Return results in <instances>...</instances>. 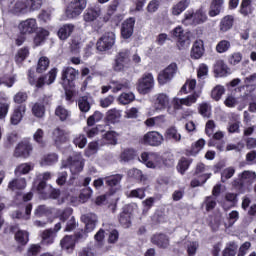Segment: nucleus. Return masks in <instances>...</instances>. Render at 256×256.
<instances>
[{"instance_id":"nucleus-1","label":"nucleus","mask_w":256,"mask_h":256,"mask_svg":"<svg viewBox=\"0 0 256 256\" xmlns=\"http://www.w3.org/2000/svg\"><path fill=\"white\" fill-rule=\"evenodd\" d=\"M256 180V173L250 170H245L238 175V180H234L233 186L238 191H251V187Z\"/></svg>"},{"instance_id":"nucleus-2","label":"nucleus","mask_w":256,"mask_h":256,"mask_svg":"<svg viewBox=\"0 0 256 256\" xmlns=\"http://www.w3.org/2000/svg\"><path fill=\"white\" fill-rule=\"evenodd\" d=\"M140 161L148 167V169H161L165 165L163 157L155 152H143Z\"/></svg>"},{"instance_id":"nucleus-3","label":"nucleus","mask_w":256,"mask_h":256,"mask_svg":"<svg viewBox=\"0 0 256 256\" xmlns=\"http://www.w3.org/2000/svg\"><path fill=\"white\" fill-rule=\"evenodd\" d=\"M131 52L129 49H123L119 51L114 59V63L112 69L116 71V73H121L125 71V69L129 68V64L131 63Z\"/></svg>"},{"instance_id":"nucleus-4","label":"nucleus","mask_w":256,"mask_h":256,"mask_svg":"<svg viewBox=\"0 0 256 256\" xmlns=\"http://www.w3.org/2000/svg\"><path fill=\"white\" fill-rule=\"evenodd\" d=\"M199 97H201V92H194L184 98L174 97L171 101L174 111H180L183 107H193Z\"/></svg>"},{"instance_id":"nucleus-5","label":"nucleus","mask_w":256,"mask_h":256,"mask_svg":"<svg viewBox=\"0 0 256 256\" xmlns=\"http://www.w3.org/2000/svg\"><path fill=\"white\" fill-rule=\"evenodd\" d=\"M86 7L87 0H72L66 7L65 15L67 19H77Z\"/></svg>"},{"instance_id":"nucleus-6","label":"nucleus","mask_w":256,"mask_h":256,"mask_svg":"<svg viewBox=\"0 0 256 256\" xmlns=\"http://www.w3.org/2000/svg\"><path fill=\"white\" fill-rule=\"evenodd\" d=\"M85 162L83 161V156L81 154H76L67 159V161L62 162V168L70 169L72 175H77V173H81L83 171V167Z\"/></svg>"},{"instance_id":"nucleus-7","label":"nucleus","mask_w":256,"mask_h":256,"mask_svg":"<svg viewBox=\"0 0 256 256\" xmlns=\"http://www.w3.org/2000/svg\"><path fill=\"white\" fill-rule=\"evenodd\" d=\"M172 36L177 39L178 49H187L191 45V33L185 32L181 26L172 30Z\"/></svg>"},{"instance_id":"nucleus-8","label":"nucleus","mask_w":256,"mask_h":256,"mask_svg":"<svg viewBox=\"0 0 256 256\" xmlns=\"http://www.w3.org/2000/svg\"><path fill=\"white\" fill-rule=\"evenodd\" d=\"M115 39L117 36L113 32L104 33L96 43V49L100 52L110 51L115 45Z\"/></svg>"},{"instance_id":"nucleus-9","label":"nucleus","mask_w":256,"mask_h":256,"mask_svg":"<svg viewBox=\"0 0 256 256\" xmlns=\"http://www.w3.org/2000/svg\"><path fill=\"white\" fill-rule=\"evenodd\" d=\"M177 73H179V66H177V63L172 62L159 73L158 83L160 85H166V83H169L175 77V75H177Z\"/></svg>"},{"instance_id":"nucleus-10","label":"nucleus","mask_w":256,"mask_h":256,"mask_svg":"<svg viewBox=\"0 0 256 256\" xmlns=\"http://www.w3.org/2000/svg\"><path fill=\"white\" fill-rule=\"evenodd\" d=\"M153 87H155V79L151 73H145L138 81V91L142 95H147Z\"/></svg>"},{"instance_id":"nucleus-11","label":"nucleus","mask_w":256,"mask_h":256,"mask_svg":"<svg viewBox=\"0 0 256 256\" xmlns=\"http://www.w3.org/2000/svg\"><path fill=\"white\" fill-rule=\"evenodd\" d=\"M164 141L165 138L161 133L157 131H150L143 136L141 143H143V145H150L151 147H159V145H163Z\"/></svg>"},{"instance_id":"nucleus-12","label":"nucleus","mask_w":256,"mask_h":256,"mask_svg":"<svg viewBox=\"0 0 256 256\" xmlns=\"http://www.w3.org/2000/svg\"><path fill=\"white\" fill-rule=\"evenodd\" d=\"M171 100L169 99V95L165 93H160L156 95L154 100V109L155 111H165L167 109V112L171 114Z\"/></svg>"},{"instance_id":"nucleus-13","label":"nucleus","mask_w":256,"mask_h":256,"mask_svg":"<svg viewBox=\"0 0 256 256\" xmlns=\"http://www.w3.org/2000/svg\"><path fill=\"white\" fill-rule=\"evenodd\" d=\"M18 29L22 35H32V33H35V31L39 29L37 19L28 18L24 21H21L18 25Z\"/></svg>"},{"instance_id":"nucleus-14","label":"nucleus","mask_w":256,"mask_h":256,"mask_svg":"<svg viewBox=\"0 0 256 256\" xmlns=\"http://www.w3.org/2000/svg\"><path fill=\"white\" fill-rule=\"evenodd\" d=\"M81 221L85 224V232L89 234L95 231V227H97V215L93 213L84 214L81 216Z\"/></svg>"},{"instance_id":"nucleus-15","label":"nucleus","mask_w":256,"mask_h":256,"mask_svg":"<svg viewBox=\"0 0 256 256\" xmlns=\"http://www.w3.org/2000/svg\"><path fill=\"white\" fill-rule=\"evenodd\" d=\"M135 29V18L130 17L122 23L121 35L123 39H129L133 35Z\"/></svg>"},{"instance_id":"nucleus-16","label":"nucleus","mask_w":256,"mask_h":256,"mask_svg":"<svg viewBox=\"0 0 256 256\" xmlns=\"http://www.w3.org/2000/svg\"><path fill=\"white\" fill-rule=\"evenodd\" d=\"M32 150L33 148L29 142H21L15 148L14 157H23L24 159H27V157L31 155Z\"/></svg>"},{"instance_id":"nucleus-17","label":"nucleus","mask_w":256,"mask_h":256,"mask_svg":"<svg viewBox=\"0 0 256 256\" xmlns=\"http://www.w3.org/2000/svg\"><path fill=\"white\" fill-rule=\"evenodd\" d=\"M205 54V45L203 40H196L192 46L190 56L191 59H201Z\"/></svg>"},{"instance_id":"nucleus-18","label":"nucleus","mask_w":256,"mask_h":256,"mask_svg":"<svg viewBox=\"0 0 256 256\" xmlns=\"http://www.w3.org/2000/svg\"><path fill=\"white\" fill-rule=\"evenodd\" d=\"M151 243L160 249H167L169 247V237L162 233L154 234L151 237Z\"/></svg>"},{"instance_id":"nucleus-19","label":"nucleus","mask_w":256,"mask_h":256,"mask_svg":"<svg viewBox=\"0 0 256 256\" xmlns=\"http://www.w3.org/2000/svg\"><path fill=\"white\" fill-rule=\"evenodd\" d=\"M79 75V71L75 70L73 67H64L62 70V81L63 84H69L71 81H75L77 76Z\"/></svg>"},{"instance_id":"nucleus-20","label":"nucleus","mask_w":256,"mask_h":256,"mask_svg":"<svg viewBox=\"0 0 256 256\" xmlns=\"http://www.w3.org/2000/svg\"><path fill=\"white\" fill-rule=\"evenodd\" d=\"M55 79H57V69L53 68L45 77H40L37 80L36 87L40 89V87H43L44 83L51 85V83L55 82Z\"/></svg>"},{"instance_id":"nucleus-21","label":"nucleus","mask_w":256,"mask_h":256,"mask_svg":"<svg viewBox=\"0 0 256 256\" xmlns=\"http://www.w3.org/2000/svg\"><path fill=\"white\" fill-rule=\"evenodd\" d=\"M25 111H27L25 105H20L15 108L10 118L11 124L19 125L23 119V115H25Z\"/></svg>"},{"instance_id":"nucleus-22","label":"nucleus","mask_w":256,"mask_h":256,"mask_svg":"<svg viewBox=\"0 0 256 256\" xmlns=\"http://www.w3.org/2000/svg\"><path fill=\"white\" fill-rule=\"evenodd\" d=\"M73 31H75V25L73 24H64L58 30V37L61 41H67L71 37Z\"/></svg>"},{"instance_id":"nucleus-23","label":"nucleus","mask_w":256,"mask_h":256,"mask_svg":"<svg viewBox=\"0 0 256 256\" xmlns=\"http://www.w3.org/2000/svg\"><path fill=\"white\" fill-rule=\"evenodd\" d=\"M10 11L11 13H13V15H18V16L27 15V13H30L25 0L17 1L16 3H14Z\"/></svg>"},{"instance_id":"nucleus-24","label":"nucleus","mask_w":256,"mask_h":256,"mask_svg":"<svg viewBox=\"0 0 256 256\" xmlns=\"http://www.w3.org/2000/svg\"><path fill=\"white\" fill-rule=\"evenodd\" d=\"M52 139L55 145H61L67 141V132L63 128L57 127L52 131Z\"/></svg>"},{"instance_id":"nucleus-25","label":"nucleus","mask_w":256,"mask_h":256,"mask_svg":"<svg viewBox=\"0 0 256 256\" xmlns=\"http://www.w3.org/2000/svg\"><path fill=\"white\" fill-rule=\"evenodd\" d=\"M130 84L127 80H111L110 81V88L112 93H119V91H123L124 89H129Z\"/></svg>"},{"instance_id":"nucleus-26","label":"nucleus","mask_w":256,"mask_h":256,"mask_svg":"<svg viewBox=\"0 0 256 256\" xmlns=\"http://www.w3.org/2000/svg\"><path fill=\"white\" fill-rule=\"evenodd\" d=\"M27 187V180L25 178H15L8 184L10 191H21Z\"/></svg>"},{"instance_id":"nucleus-27","label":"nucleus","mask_w":256,"mask_h":256,"mask_svg":"<svg viewBox=\"0 0 256 256\" xmlns=\"http://www.w3.org/2000/svg\"><path fill=\"white\" fill-rule=\"evenodd\" d=\"M99 15H101L100 8H88L83 15V19L86 21V23H91L95 21Z\"/></svg>"},{"instance_id":"nucleus-28","label":"nucleus","mask_w":256,"mask_h":256,"mask_svg":"<svg viewBox=\"0 0 256 256\" xmlns=\"http://www.w3.org/2000/svg\"><path fill=\"white\" fill-rule=\"evenodd\" d=\"M225 0H213L210 5V10L208 12L209 17H217L219 13H221V9H223V4Z\"/></svg>"},{"instance_id":"nucleus-29","label":"nucleus","mask_w":256,"mask_h":256,"mask_svg":"<svg viewBox=\"0 0 256 256\" xmlns=\"http://www.w3.org/2000/svg\"><path fill=\"white\" fill-rule=\"evenodd\" d=\"M234 21L235 17H233V15L223 17L220 21V31L227 33V31L233 28Z\"/></svg>"},{"instance_id":"nucleus-30","label":"nucleus","mask_w":256,"mask_h":256,"mask_svg":"<svg viewBox=\"0 0 256 256\" xmlns=\"http://www.w3.org/2000/svg\"><path fill=\"white\" fill-rule=\"evenodd\" d=\"M189 5H191V0H180L172 7V15H181V13H183V11H185Z\"/></svg>"},{"instance_id":"nucleus-31","label":"nucleus","mask_w":256,"mask_h":256,"mask_svg":"<svg viewBox=\"0 0 256 256\" xmlns=\"http://www.w3.org/2000/svg\"><path fill=\"white\" fill-rule=\"evenodd\" d=\"M56 237H57V232H54L53 229L44 230L42 233L43 245H53V243H55Z\"/></svg>"},{"instance_id":"nucleus-32","label":"nucleus","mask_w":256,"mask_h":256,"mask_svg":"<svg viewBox=\"0 0 256 256\" xmlns=\"http://www.w3.org/2000/svg\"><path fill=\"white\" fill-rule=\"evenodd\" d=\"M60 245L64 251H67V253H72L73 249H75V238H73V236H65L61 240Z\"/></svg>"},{"instance_id":"nucleus-33","label":"nucleus","mask_w":256,"mask_h":256,"mask_svg":"<svg viewBox=\"0 0 256 256\" xmlns=\"http://www.w3.org/2000/svg\"><path fill=\"white\" fill-rule=\"evenodd\" d=\"M121 120V111L117 110V108H113L107 111L106 113V121L108 123H119Z\"/></svg>"},{"instance_id":"nucleus-34","label":"nucleus","mask_w":256,"mask_h":256,"mask_svg":"<svg viewBox=\"0 0 256 256\" xmlns=\"http://www.w3.org/2000/svg\"><path fill=\"white\" fill-rule=\"evenodd\" d=\"M237 221H239V212L233 210L226 216V222H224L225 229H230V227H233Z\"/></svg>"},{"instance_id":"nucleus-35","label":"nucleus","mask_w":256,"mask_h":256,"mask_svg":"<svg viewBox=\"0 0 256 256\" xmlns=\"http://www.w3.org/2000/svg\"><path fill=\"white\" fill-rule=\"evenodd\" d=\"M78 107L81 113H89L91 111V98L82 96L78 99Z\"/></svg>"},{"instance_id":"nucleus-36","label":"nucleus","mask_w":256,"mask_h":256,"mask_svg":"<svg viewBox=\"0 0 256 256\" xmlns=\"http://www.w3.org/2000/svg\"><path fill=\"white\" fill-rule=\"evenodd\" d=\"M137 157V152L132 148H126L121 154H120V161L123 163H129V161H133Z\"/></svg>"},{"instance_id":"nucleus-37","label":"nucleus","mask_w":256,"mask_h":256,"mask_svg":"<svg viewBox=\"0 0 256 256\" xmlns=\"http://www.w3.org/2000/svg\"><path fill=\"white\" fill-rule=\"evenodd\" d=\"M33 210V205L28 204L25 209V214L22 212L16 211L12 213L13 219H24V221H28V219H31V211Z\"/></svg>"},{"instance_id":"nucleus-38","label":"nucleus","mask_w":256,"mask_h":256,"mask_svg":"<svg viewBox=\"0 0 256 256\" xmlns=\"http://www.w3.org/2000/svg\"><path fill=\"white\" fill-rule=\"evenodd\" d=\"M34 167L32 163H22L16 167L14 173L15 175H27L30 171H33Z\"/></svg>"},{"instance_id":"nucleus-39","label":"nucleus","mask_w":256,"mask_h":256,"mask_svg":"<svg viewBox=\"0 0 256 256\" xmlns=\"http://www.w3.org/2000/svg\"><path fill=\"white\" fill-rule=\"evenodd\" d=\"M215 73H217L219 77H227V75H229V67H227V64H225L223 60L217 61Z\"/></svg>"},{"instance_id":"nucleus-40","label":"nucleus","mask_w":256,"mask_h":256,"mask_svg":"<svg viewBox=\"0 0 256 256\" xmlns=\"http://www.w3.org/2000/svg\"><path fill=\"white\" fill-rule=\"evenodd\" d=\"M49 37V32L43 28H39L34 38V44L39 47Z\"/></svg>"},{"instance_id":"nucleus-41","label":"nucleus","mask_w":256,"mask_h":256,"mask_svg":"<svg viewBox=\"0 0 256 256\" xmlns=\"http://www.w3.org/2000/svg\"><path fill=\"white\" fill-rule=\"evenodd\" d=\"M165 139L176 141V143H178V141H181V134L175 127H171L166 130Z\"/></svg>"},{"instance_id":"nucleus-42","label":"nucleus","mask_w":256,"mask_h":256,"mask_svg":"<svg viewBox=\"0 0 256 256\" xmlns=\"http://www.w3.org/2000/svg\"><path fill=\"white\" fill-rule=\"evenodd\" d=\"M222 221H223V216L221 215V213H218L211 217L209 226L213 231H219V228L222 225Z\"/></svg>"},{"instance_id":"nucleus-43","label":"nucleus","mask_w":256,"mask_h":256,"mask_svg":"<svg viewBox=\"0 0 256 256\" xmlns=\"http://www.w3.org/2000/svg\"><path fill=\"white\" fill-rule=\"evenodd\" d=\"M240 13L244 17H247V15H251V13H253V6L251 5V0H242V3L240 5Z\"/></svg>"},{"instance_id":"nucleus-44","label":"nucleus","mask_w":256,"mask_h":256,"mask_svg":"<svg viewBox=\"0 0 256 256\" xmlns=\"http://www.w3.org/2000/svg\"><path fill=\"white\" fill-rule=\"evenodd\" d=\"M58 159H59V157L57 156V154H55V153L48 154L42 158L40 165L42 167L54 165V163H57Z\"/></svg>"},{"instance_id":"nucleus-45","label":"nucleus","mask_w":256,"mask_h":256,"mask_svg":"<svg viewBox=\"0 0 256 256\" xmlns=\"http://www.w3.org/2000/svg\"><path fill=\"white\" fill-rule=\"evenodd\" d=\"M236 203H237V194L226 193L225 202L223 204L224 209H229L230 207H235Z\"/></svg>"},{"instance_id":"nucleus-46","label":"nucleus","mask_w":256,"mask_h":256,"mask_svg":"<svg viewBox=\"0 0 256 256\" xmlns=\"http://www.w3.org/2000/svg\"><path fill=\"white\" fill-rule=\"evenodd\" d=\"M15 240L20 245H27V243H29V232L24 230H19L15 234Z\"/></svg>"},{"instance_id":"nucleus-47","label":"nucleus","mask_w":256,"mask_h":256,"mask_svg":"<svg viewBox=\"0 0 256 256\" xmlns=\"http://www.w3.org/2000/svg\"><path fill=\"white\" fill-rule=\"evenodd\" d=\"M32 113L34 117H38L39 119L43 118L45 116V105L36 102L32 106Z\"/></svg>"},{"instance_id":"nucleus-48","label":"nucleus","mask_w":256,"mask_h":256,"mask_svg":"<svg viewBox=\"0 0 256 256\" xmlns=\"http://www.w3.org/2000/svg\"><path fill=\"white\" fill-rule=\"evenodd\" d=\"M121 179H123V177L119 174L114 175V176H109L106 178V184L111 187V189H113V187H115V189H119V183H121Z\"/></svg>"},{"instance_id":"nucleus-49","label":"nucleus","mask_w":256,"mask_h":256,"mask_svg":"<svg viewBox=\"0 0 256 256\" xmlns=\"http://www.w3.org/2000/svg\"><path fill=\"white\" fill-rule=\"evenodd\" d=\"M119 223L125 229H128V227H131V213L127 211H123L122 213H120Z\"/></svg>"},{"instance_id":"nucleus-50","label":"nucleus","mask_w":256,"mask_h":256,"mask_svg":"<svg viewBox=\"0 0 256 256\" xmlns=\"http://www.w3.org/2000/svg\"><path fill=\"white\" fill-rule=\"evenodd\" d=\"M55 115L58 116L60 121H67L71 117V112L63 106H58L55 110Z\"/></svg>"},{"instance_id":"nucleus-51","label":"nucleus","mask_w":256,"mask_h":256,"mask_svg":"<svg viewBox=\"0 0 256 256\" xmlns=\"http://www.w3.org/2000/svg\"><path fill=\"white\" fill-rule=\"evenodd\" d=\"M132 101H135V94L129 92V93H122L118 97V102L120 105H129V103H132Z\"/></svg>"},{"instance_id":"nucleus-52","label":"nucleus","mask_w":256,"mask_h":256,"mask_svg":"<svg viewBox=\"0 0 256 256\" xmlns=\"http://www.w3.org/2000/svg\"><path fill=\"white\" fill-rule=\"evenodd\" d=\"M195 12L193 10H188L184 14V19L182 20L183 25L189 26V25H197L195 22Z\"/></svg>"},{"instance_id":"nucleus-53","label":"nucleus","mask_w":256,"mask_h":256,"mask_svg":"<svg viewBox=\"0 0 256 256\" xmlns=\"http://www.w3.org/2000/svg\"><path fill=\"white\" fill-rule=\"evenodd\" d=\"M52 213H53V209L45 205L38 206L34 211V215H36V217H44L47 215H51Z\"/></svg>"},{"instance_id":"nucleus-54","label":"nucleus","mask_w":256,"mask_h":256,"mask_svg":"<svg viewBox=\"0 0 256 256\" xmlns=\"http://www.w3.org/2000/svg\"><path fill=\"white\" fill-rule=\"evenodd\" d=\"M104 139L108 145H117V139H119V134L115 131H108L104 135Z\"/></svg>"},{"instance_id":"nucleus-55","label":"nucleus","mask_w":256,"mask_h":256,"mask_svg":"<svg viewBox=\"0 0 256 256\" xmlns=\"http://www.w3.org/2000/svg\"><path fill=\"white\" fill-rule=\"evenodd\" d=\"M26 2V6L28 7V11L33 13V11H39L41 5H43V0H24Z\"/></svg>"},{"instance_id":"nucleus-56","label":"nucleus","mask_w":256,"mask_h":256,"mask_svg":"<svg viewBox=\"0 0 256 256\" xmlns=\"http://www.w3.org/2000/svg\"><path fill=\"white\" fill-rule=\"evenodd\" d=\"M203 207H205L206 211H213L215 207H217V199L213 196H208L205 198Z\"/></svg>"},{"instance_id":"nucleus-57","label":"nucleus","mask_w":256,"mask_h":256,"mask_svg":"<svg viewBox=\"0 0 256 256\" xmlns=\"http://www.w3.org/2000/svg\"><path fill=\"white\" fill-rule=\"evenodd\" d=\"M103 119V114L99 111H95L91 116L87 119V125L88 127H93L95 123H99Z\"/></svg>"},{"instance_id":"nucleus-58","label":"nucleus","mask_w":256,"mask_h":256,"mask_svg":"<svg viewBox=\"0 0 256 256\" xmlns=\"http://www.w3.org/2000/svg\"><path fill=\"white\" fill-rule=\"evenodd\" d=\"M194 17L196 25H201L202 23H205V21H207V14L203 11L202 8L194 12Z\"/></svg>"},{"instance_id":"nucleus-59","label":"nucleus","mask_w":256,"mask_h":256,"mask_svg":"<svg viewBox=\"0 0 256 256\" xmlns=\"http://www.w3.org/2000/svg\"><path fill=\"white\" fill-rule=\"evenodd\" d=\"M224 94L225 87L221 85H217L216 87H214L211 92L212 99H214L215 101H219V99H221V97H223Z\"/></svg>"},{"instance_id":"nucleus-60","label":"nucleus","mask_w":256,"mask_h":256,"mask_svg":"<svg viewBox=\"0 0 256 256\" xmlns=\"http://www.w3.org/2000/svg\"><path fill=\"white\" fill-rule=\"evenodd\" d=\"M228 49H231V42L228 40H222L216 45L217 53H227Z\"/></svg>"},{"instance_id":"nucleus-61","label":"nucleus","mask_w":256,"mask_h":256,"mask_svg":"<svg viewBox=\"0 0 256 256\" xmlns=\"http://www.w3.org/2000/svg\"><path fill=\"white\" fill-rule=\"evenodd\" d=\"M73 143L76 147H79V149H83L85 145H87V137L83 134H78L74 137Z\"/></svg>"},{"instance_id":"nucleus-62","label":"nucleus","mask_w":256,"mask_h":256,"mask_svg":"<svg viewBox=\"0 0 256 256\" xmlns=\"http://www.w3.org/2000/svg\"><path fill=\"white\" fill-rule=\"evenodd\" d=\"M49 67V58L47 57H41L38 61L37 66V73H43V71H47V68Z\"/></svg>"},{"instance_id":"nucleus-63","label":"nucleus","mask_w":256,"mask_h":256,"mask_svg":"<svg viewBox=\"0 0 256 256\" xmlns=\"http://www.w3.org/2000/svg\"><path fill=\"white\" fill-rule=\"evenodd\" d=\"M199 113L202 115V117H211V105L205 102L200 104Z\"/></svg>"},{"instance_id":"nucleus-64","label":"nucleus","mask_w":256,"mask_h":256,"mask_svg":"<svg viewBox=\"0 0 256 256\" xmlns=\"http://www.w3.org/2000/svg\"><path fill=\"white\" fill-rule=\"evenodd\" d=\"M237 251V245L235 242H230L229 245L223 251V256H235Z\"/></svg>"}]
</instances>
